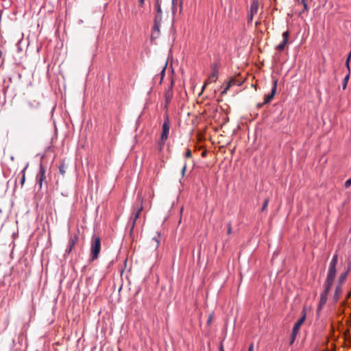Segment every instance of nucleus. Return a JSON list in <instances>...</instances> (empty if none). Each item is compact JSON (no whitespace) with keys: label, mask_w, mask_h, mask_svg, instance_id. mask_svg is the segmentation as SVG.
Here are the masks:
<instances>
[{"label":"nucleus","mask_w":351,"mask_h":351,"mask_svg":"<svg viewBox=\"0 0 351 351\" xmlns=\"http://www.w3.org/2000/svg\"><path fill=\"white\" fill-rule=\"evenodd\" d=\"M338 256L335 254L330 263L327 278L325 284L332 285L333 281L336 276V265L337 264Z\"/></svg>","instance_id":"obj_1"},{"label":"nucleus","mask_w":351,"mask_h":351,"mask_svg":"<svg viewBox=\"0 0 351 351\" xmlns=\"http://www.w3.org/2000/svg\"><path fill=\"white\" fill-rule=\"evenodd\" d=\"M101 250V241L99 237H93L90 247L91 260L97 259Z\"/></svg>","instance_id":"obj_2"},{"label":"nucleus","mask_w":351,"mask_h":351,"mask_svg":"<svg viewBox=\"0 0 351 351\" xmlns=\"http://www.w3.org/2000/svg\"><path fill=\"white\" fill-rule=\"evenodd\" d=\"M162 128V132L161 134L160 141L159 143L160 147L165 145V142L168 138V135L169 132L170 125L169 117L167 115L165 117Z\"/></svg>","instance_id":"obj_3"},{"label":"nucleus","mask_w":351,"mask_h":351,"mask_svg":"<svg viewBox=\"0 0 351 351\" xmlns=\"http://www.w3.org/2000/svg\"><path fill=\"white\" fill-rule=\"evenodd\" d=\"M46 177H45V168L43 166L42 164L40 165V168H39V172L36 176V187L38 188L39 189H42V186H43V181L45 180Z\"/></svg>","instance_id":"obj_4"},{"label":"nucleus","mask_w":351,"mask_h":351,"mask_svg":"<svg viewBox=\"0 0 351 351\" xmlns=\"http://www.w3.org/2000/svg\"><path fill=\"white\" fill-rule=\"evenodd\" d=\"M324 286H325V289H324V291L321 293V295H320V300H319V306H318L319 311L321 310V308L323 307V306L326 303L328 294V292L330 291V288L332 287V285H328V284H325Z\"/></svg>","instance_id":"obj_5"},{"label":"nucleus","mask_w":351,"mask_h":351,"mask_svg":"<svg viewBox=\"0 0 351 351\" xmlns=\"http://www.w3.org/2000/svg\"><path fill=\"white\" fill-rule=\"evenodd\" d=\"M277 83H278V81L276 80L274 81L271 93L269 95L265 96V97L264 99V104H267L269 103L271 101V99L274 98V97L276 93Z\"/></svg>","instance_id":"obj_6"},{"label":"nucleus","mask_w":351,"mask_h":351,"mask_svg":"<svg viewBox=\"0 0 351 351\" xmlns=\"http://www.w3.org/2000/svg\"><path fill=\"white\" fill-rule=\"evenodd\" d=\"M161 22L154 21V26L152 29V32L151 35V38L152 40L156 39L159 37L160 35V27Z\"/></svg>","instance_id":"obj_7"},{"label":"nucleus","mask_w":351,"mask_h":351,"mask_svg":"<svg viewBox=\"0 0 351 351\" xmlns=\"http://www.w3.org/2000/svg\"><path fill=\"white\" fill-rule=\"evenodd\" d=\"M78 239V236L77 234H75L73 236H72L69 241L68 247L66 250V253L69 254L72 251L73 247L76 244Z\"/></svg>","instance_id":"obj_8"},{"label":"nucleus","mask_w":351,"mask_h":351,"mask_svg":"<svg viewBox=\"0 0 351 351\" xmlns=\"http://www.w3.org/2000/svg\"><path fill=\"white\" fill-rule=\"evenodd\" d=\"M258 10V0H252L248 13L250 14H252V15H255L257 14Z\"/></svg>","instance_id":"obj_9"},{"label":"nucleus","mask_w":351,"mask_h":351,"mask_svg":"<svg viewBox=\"0 0 351 351\" xmlns=\"http://www.w3.org/2000/svg\"><path fill=\"white\" fill-rule=\"evenodd\" d=\"M156 13L154 16V21L157 22H162V9L160 7V5L158 2V0H157L156 3Z\"/></svg>","instance_id":"obj_10"},{"label":"nucleus","mask_w":351,"mask_h":351,"mask_svg":"<svg viewBox=\"0 0 351 351\" xmlns=\"http://www.w3.org/2000/svg\"><path fill=\"white\" fill-rule=\"evenodd\" d=\"M143 210V207L142 206V202L140 204H137L136 207L134 208V225L136 221L139 218L141 212Z\"/></svg>","instance_id":"obj_11"},{"label":"nucleus","mask_w":351,"mask_h":351,"mask_svg":"<svg viewBox=\"0 0 351 351\" xmlns=\"http://www.w3.org/2000/svg\"><path fill=\"white\" fill-rule=\"evenodd\" d=\"M306 318V315H304L298 322L294 324L292 331L293 333H298L302 324L304 323Z\"/></svg>","instance_id":"obj_12"},{"label":"nucleus","mask_w":351,"mask_h":351,"mask_svg":"<svg viewBox=\"0 0 351 351\" xmlns=\"http://www.w3.org/2000/svg\"><path fill=\"white\" fill-rule=\"evenodd\" d=\"M218 71L216 67L213 68V73L208 77L207 80V83H212L215 82L218 78Z\"/></svg>","instance_id":"obj_13"},{"label":"nucleus","mask_w":351,"mask_h":351,"mask_svg":"<svg viewBox=\"0 0 351 351\" xmlns=\"http://www.w3.org/2000/svg\"><path fill=\"white\" fill-rule=\"evenodd\" d=\"M341 291H342L341 285H338L335 288V294H334V300L335 302H337L339 300V296L341 293Z\"/></svg>","instance_id":"obj_14"},{"label":"nucleus","mask_w":351,"mask_h":351,"mask_svg":"<svg viewBox=\"0 0 351 351\" xmlns=\"http://www.w3.org/2000/svg\"><path fill=\"white\" fill-rule=\"evenodd\" d=\"M349 271H350V269H348L345 272L341 274V275L339 276V279H338L339 285H341L343 283L344 280H346V278L349 273Z\"/></svg>","instance_id":"obj_15"},{"label":"nucleus","mask_w":351,"mask_h":351,"mask_svg":"<svg viewBox=\"0 0 351 351\" xmlns=\"http://www.w3.org/2000/svg\"><path fill=\"white\" fill-rule=\"evenodd\" d=\"M20 175H21L20 183L21 185H23L25 180V168L23 169L21 171Z\"/></svg>","instance_id":"obj_16"},{"label":"nucleus","mask_w":351,"mask_h":351,"mask_svg":"<svg viewBox=\"0 0 351 351\" xmlns=\"http://www.w3.org/2000/svg\"><path fill=\"white\" fill-rule=\"evenodd\" d=\"M349 77H350V73H348L344 77L343 80V83H342V88L343 89H346V87H347V84H348V82L349 80Z\"/></svg>","instance_id":"obj_17"},{"label":"nucleus","mask_w":351,"mask_h":351,"mask_svg":"<svg viewBox=\"0 0 351 351\" xmlns=\"http://www.w3.org/2000/svg\"><path fill=\"white\" fill-rule=\"evenodd\" d=\"M287 41L282 40V43L276 47V49L279 51H282L285 49V47L287 45Z\"/></svg>","instance_id":"obj_18"},{"label":"nucleus","mask_w":351,"mask_h":351,"mask_svg":"<svg viewBox=\"0 0 351 351\" xmlns=\"http://www.w3.org/2000/svg\"><path fill=\"white\" fill-rule=\"evenodd\" d=\"M230 86H231V82H229L227 83V84H226V87L224 88V89L221 91V95L226 94L228 90L230 88Z\"/></svg>","instance_id":"obj_19"},{"label":"nucleus","mask_w":351,"mask_h":351,"mask_svg":"<svg viewBox=\"0 0 351 351\" xmlns=\"http://www.w3.org/2000/svg\"><path fill=\"white\" fill-rule=\"evenodd\" d=\"M59 171H60V173L62 174V175H64L65 173V171H66V166L64 164H62L60 165L59 167Z\"/></svg>","instance_id":"obj_20"},{"label":"nucleus","mask_w":351,"mask_h":351,"mask_svg":"<svg viewBox=\"0 0 351 351\" xmlns=\"http://www.w3.org/2000/svg\"><path fill=\"white\" fill-rule=\"evenodd\" d=\"M298 333H293V332L292 331L291 332V339H290V341H289V344L290 345H292L296 338V336H297Z\"/></svg>","instance_id":"obj_21"},{"label":"nucleus","mask_w":351,"mask_h":351,"mask_svg":"<svg viewBox=\"0 0 351 351\" xmlns=\"http://www.w3.org/2000/svg\"><path fill=\"white\" fill-rule=\"evenodd\" d=\"M289 36V31H286V32H283V34H282L283 40L288 42Z\"/></svg>","instance_id":"obj_22"},{"label":"nucleus","mask_w":351,"mask_h":351,"mask_svg":"<svg viewBox=\"0 0 351 351\" xmlns=\"http://www.w3.org/2000/svg\"><path fill=\"white\" fill-rule=\"evenodd\" d=\"M186 170V163L184 162V165H183V167H182V168L181 169L182 178L184 177Z\"/></svg>","instance_id":"obj_23"},{"label":"nucleus","mask_w":351,"mask_h":351,"mask_svg":"<svg viewBox=\"0 0 351 351\" xmlns=\"http://www.w3.org/2000/svg\"><path fill=\"white\" fill-rule=\"evenodd\" d=\"M351 185V178H349L344 184L345 188H349Z\"/></svg>","instance_id":"obj_24"},{"label":"nucleus","mask_w":351,"mask_h":351,"mask_svg":"<svg viewBox=\"0 0 351 351\" xmlns=\"http://www.w3.org/2000/svg\"><path fill=\"white\" fill-rule=\"evenodd\" d=\"M254 15L250 14L248 13L247 14V23H250L253 21V17Z\"/></svg>","instance_id":"obj_25"},{"label":"nucleus","mask_w":351,"mask_h":351,"mask_svg":"<svg viewBox=\"0 0 351 351\" xmlns=\"http://www.w3.org/2000/svg\"><path fill=\"white\" fill-rule=\"evenodd\" d=\"M192 156L191 151L188 149L187 151L185 153V157L186 158H191Z\"/></svg>","instance_id":"obj_26"},{"label":"nucleus","mask_w":351,"mask_h":351,"mask_svg":"<svg viewBox=\"0 0 351 351\" xmlns=\"http://www.w3.org/2000/svg\"><path fill=\"white\" fill-rule=\"evenodd\" d=\"M301 2L304 6V10H308V5L306 3V1L305 0H301Z\"/></svg>","instance_id":"obj_27"},{"label":"nucleus","mask_w":351,"mask_h":351,"mask_svg":"<svg viewBox=\"0 0 351 351\" xmlns=\"http://www.w3.org/2000/svg\"><path fill=\"white\" fill-rule=\"evenodd\" d=\"M232 232V227L230 223H228V230H227V234H230Z\"/></svg>","instance_id":"obj_28"},{"label":"nucleus","mask_w":351,"mask_h":351,"mask_svg":"<svg viewBox=\"0 0 351 351\" xmlns=\"http://www.w3.org/2000/svg\"><path fill=\"white\" fill-rule=\"evenodd\" d=\"M267 204H268V200L267 199H265L264 201V203H263V207H262V210H265V209L266 208V207L267 206Z\"/></svg>","instance_id":"obj_29"},{"label":"nucleus","mask_w":351,"mask_h":351,"mask_svg":"<svg viewBox=\"0 0 351 351\" xmlns=\"http://www.w3.org/2000/svg\"><path fill=\"white\" fill-rule=\"evenodd\" d=\"M138 5L140 7H143L144 6V4H145V1L146 0H138Z\"/></svg>","instance_id":"obj_30"},{"label":"nucleus","mask_w":351,"mask_h":351,"mask_svg":"<svg viewBox=\"0 0 351 351\" xmlns=\"http://www.w3.org/2000/svg\"><path fill=\"white\" fill-rule=\"evenodd\" d=\"M153 240H154V241L156 243V247H158V244H159V239L156 238V237H154Z\"/></svg>","instance_id":"obj_31"},{"label":"nucleus","mask_w":351,"mask_h":351,"mask_svg":"<svg viewBox=\"0 0 351 351\" xmlns=\"http://www.w3.org/2000/svg\"><path fill=\"white\" fill-rule=\"evenodd\" d=\"M349 62H350V57H348V58L346 60V66H347V68L348 69V71H350Z\"/></svg>","instance_id":"obj_32"},{"label":"nucleus","mask_w":351,"mask_h":351,"mask_svg":"<svg viewBox=\"0 0 351 351\" xmlns=\"http://www.w3.org/2000/svg\"><path fill=\"white\" fill-rule=\"evenodd\" d=\"M248 351H254V345L251 343L249 346Z\"/></svg>","instance_id":"obj_33"},{"label":"nucleus","mask_w":351,"mask_h":351,"mask_svg":"<svg viewBox=\"0 0 351 351\" xmlns=\"http://www.w3.org/2000/svg\"><path fill=\"white\" fill-rule=\"evenodd\" d=\"M219 351H225L222 343L220 344Z\"/></svg>","instance_id":"obj_34"},{"label":"nucleus","mask_w":351,"mask_h":351,"mask_svg":"<svg viewBox=\"0 0 351 351\" xmlns=\"http://www.w3.org/2000/svg\"><path fill=\"white\" fill-rule=\"evenodd\" d=\"M265 104H264V101H263V103H261V104H258V108H261V107H262L263 105H265Z\"/></svg>","instance_id":"obj_35"},{"label":"nucleus","mask_w":351,"mask_h":351,"mask_svg":"<svg viewBox=\"0 0 351 351\" xmlns=\"http://www.w3.org/2000/svg\"><path fill=\"white\" fill-rule=\"evenodd\" d=\"M351 296V291H349L347 294L346 299H348Z\"/></svg>","instance_id":"obj_36"},{"label":"nucleus","mask_w":351,"mask_h":351,"mask_svg":"<svg viewBox=\"0 0 351 351\" xmlns=\"http://www.w3.org/2000/svg\"><path fill=\"white\" fill-rule=\"evenodd\" d=\"M207 82L204 84L203 87H202V90H204L207 84Z\"/></svg>","instance_id":"obj_37"},{"label":"nucleus","mask_w":351,"mask_h":351,"mask_svg":"<svg viewBox=\"0 0 351 351\" xmlns=\"http://www.w3.org/2000/svg\"><path fill=\"white\" fill-rule=\"evenodd\" d=\"M210 322H211V317L210 316L208 319V323L209 324V323H210Z\"/></svg>","instance_id":"obj_38"},{"label":"nucleus","mask_w":351,"mask_h":351,"mask_svg":"<svg viewBox=\"0 0 351 351\" xmlns=\"http://www.w3.org/2000/svg\"><path fill=\"white\" fill-rule=\"evenodd\" d=\"M165 68L162 69V73L165 72Z\"/></svg>","instance_id":"obj_39"}]
</instances>
